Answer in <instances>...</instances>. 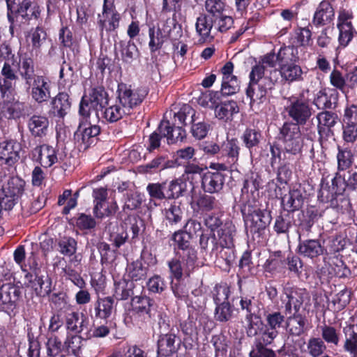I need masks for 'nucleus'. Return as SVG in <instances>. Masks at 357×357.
<instances>
[{
    "label": "nucleus",
    "instance_id": "f257e3e1",
    "mask_svg": "<svg viewBox=\"0 0 357 357\" xmlns=\"http://www.w3.org/2000/svg\"><path fill=\"white\" fill-rule=\"evenodd\" d=\"M264 321L257 317L253 331L248 337H255L252 350L250 353L259 354L264 357H275V351L268 346L273 343L279 331L285 326L284 314L280 311L266 312Z\"/></svg>",
    "mask_w": 357,
    "mask_h": 357
},
{
    "label": "nucleus",
    "instance_id": "f03ea898",
    "mask_svg": "<svg viewBox=\"0 0 357 357\" xmlns=\"http://www.w3.org/2000/svg\"><path fill=\"white\" fill-rule=\"evenodd\" d=\"M241 213L245 230L252 239L259 242L265 239L273 220L271 211L261 208L259 202L252 199L241 204Z\"/></svg>",
    "mask_w": 357,
    "mask_h": 357
},
{
    "label": "nucleus",
    "instance_id": "7ed1b4c3",
    "mask_svg": "<svg viewBox=\"0 0 357 357\" xmlns=\"http://www.w3.org/2000/svg\"><path fill=\"white\" fill-rule=\"evenodd\" d=\"M192 239L193 234L181 229L175 231L170 238L173 241L174 257L167 261V265L178 263L185 268L187 277L193 272L198 259L197 251L192 243Z\"/></svg>",
    "mask_w": 357,
    "mask_h": 357
},
{
    "label": "nucleus",
    "instance_id": "20e7f679",
    "mask_svg": "<svg viewBox=\"0 0 357 357\" xmlns=\"http://www.w3.org/2000/svg\"><path fill=\"white\" fill-rule=\"evenodd\" d=\"M18 56H15L12 47L6 41L0 43V62L3 63L0 75V98H9L15 89L19 80L15 66Z\"/></svg>",
    "mask_w": 357,
    "mask_h": 357
},
{
    "label": "nucleus",
    "instance_id": "39448f33",
    "mask_svg": "<svg viewBox=\"0 0 357 357\" xmlns=\"http://www.w3.org/2000/svg\"><path fill=\"white\" fill-rule=\"evenodd\" d=\"M278 68L276 69L284 83L291 84L304 80L306 72L300 65L298 51L293 47H281L277 53Z\"/></svg>",
    "mask_w": 357,
    "mask_h": 357
},
{
    "label": "nucleus",
    "instance_id": "423d86ee",
    "mask_svg": "<svg viewBox=\"0 0 357 357\" xmlns=\"http://www.w3.org/2000/svg\"><path fill=\"white\" fill-rule=\"evenodd\" d=\"M346 191L345 174L337 171L331 178V185L326 177L321 178L318 199L322 203L328 204L333 208H338L340 202L350 204L349 200L343 197Z\"/></svg>",
    "mask_w": 357,
    "mask_h": 357
},
{
    "label": "nucleus",
    "instance_id": "0eeeda50",
    "mask_svg": "<svg viewBox=\"0 0 357 357\" xmlns=\"http://www.w3.org/2000/svg\"><path fill=\"white\" fill-rule=\"evenodd\" d=\"M278 139L284 146V159L291 160V155H296L302 152L304 139L297 123L284 122L279 130Z\"/></svg>",
    "mask_w": 357,
    "mask_h": 357
},
{
    "label": "nucleus",
    "instance_id": "6e6552de",
    "mask_svg": "<svg viewBox=\"0 0 357 357\" xmlns=\"http://www.w3.org/2000/svg\"><path fill=\"white\" fill-rule=\"evenodd\" d=\"M284 110L291 119V122L297 123L298 126L305 125L312 114L309 100L303 93L294 94L287 98Z\"/></svg>",
    "mask_w": 357,
    "mask_h": 357
},
{
    "label": "nucleus",
    "instance_id": "1a4fd4ad",
    "mask_svg": "<svg viewBox=\"0 0 357 357\" xmlns=\"http://www.w3.org/2000/svg\"><path fill=\"white\" fill-rule=\"evenodd\" d=\"M6 9L9 33L12 37L14 36L16 29H21L24 25H29L33 20L36 21L41 20L39 10L33 8L32 12L27 11V6L25 3H22L19 8H15L10 3H8Z\"/></svg>",
    "mask_w": 357,
    "mask_h": 357
},
{
    "label": "nucleus",
    "instance_id": "9d476101",
    "mask_svg": "<svg viewBox=\"0 0 357 357\" xmlns=\"http://www.w3.org/2000/svg\"><path fill=\"white\" fill-rule=\"evenodd\" d=\"M149 93L146 87L132 89L131 85L119 83L116 90L118 102L130 114L131 111L140 105Z\"/></svg>",
    "mask_w": 357,
    "mask_h": 357
},
{
    "label": "nucleus",
    "instance_id": "9b49d317",
    "mask_svg": "<svg viewBox=\"0 0 357 357\" xmlns=\"http://www.w3.org/2000/svg\"><path fill=\"white\" fill-rule=\"evenodd\" d=\"M65 157V153H59L58 149L48 144H39L30 152L31 160L45 169L63 161Z\"/></svg>",
    "mask_w": 357,
    "mask_h": 357
},
{
    "label": "nucleus",
    "instance_id": "f8f14e48",
    "mask_svg": "<svg viewBox=\"0 0 357 357\" xmlns=\"http://www.w3.org/2000/svg\"><path fill=\"white\" fill-rule=\"evenodd\" d=\"M101 128L86 120H79V126L74 134V139L79 150H86L98 141Z\"/></svg>",
    "mask_w": 357,
    "mask_h": 357
},
{
    "label": "nucleus",
    "instance_id": "ddd939ff",
    "mask_svg": "<svg viewBox=\"0 0 357 357\" xmlns=\"http://www.w3.org/2000/svg\"><path fill=\"white\" fill-rule=\"evenodd\" d=\"M156 262L155 257L151 252L143 250L139 258L128 265V279L133 282L145 280L148 276L149 267L155 265Z\"/></svg>",
    "mask_w": 357,
    "mask_h": 357
},
{
    "label": "nucleus",
    "instance_id": "4468645a",
    "mask_svg": "<svg viewBox=\"0 0 357 357\" xmlns=\"http://www.w3.org/2000/svg\"><path fill=\"white\" fill-rule=\"evenodd\" d=\"M213 29L221 33L226 32L229 29V27L215 19H212L204 13H201L195 23V31L199 37L198 43L199 44L211 43L214 39V36L211 34Z\"/></svg>",
    "mask_w": 357,
    "mask_h": 357
},
{
    "label": "nucleus",
    "instance_id": "2eb2a0df",
    "mask_svg": "<svg viewBox=\"0 0 357 357\" xmlns=\"http://www.w3.org/2000/svg\"><path fill=\"white\" fill-rule=\"evenodd\" d=\"M318 140L321 145L335 136L334 127L337 123L338 115L331 111H321L316 115Z\"/></svg>",
    "mask_w": 357,
    "mask_h": 357
},
{
    "label": "nucleus",
    "instance_id": "dca6fc26",
    "mask_svg": "<svg viewBox=\"0 0 357 357\" xmlns=\"http://www.w3.org/2000/svg\"><path fill=\"white\" fill-rule=\"evenodd\" d=\"M130 310L132 316L154 319L157 313L158 305L153 298L145 295L132 297Z\"/></svg>",
    "mask_w": 357,
    "mask_h": 357
},
{
    "label": "nucleus",
    "instance_id": "f3484780",
    "mask_svg": "<svg viewBox=\"0 0 357 357\" xmlns=\"http://www.w3.org/2000/svg\"><path fill=\"white\" fill-rule=\"evenodd\" d=\"M22 144L16 139H6L0 142V162L8 167H15L20 159Z\"/></svg>",
    "mask_w": 357,
    "mask_h": 357
},
{
    "label": "nucleus",
    "instance_id": "a211bd4d",
    "mask_svg": "<svg viewBox=\"0 0 357 357\" xmlns=\"http://www.w3.org/2000/svg\"><path fill=\"white\" fill-rule=\"evenodd\" d=\"M169 271L170 286L174 296L178 300L185 301L188 297V289L186 284L182 282L183 275L185 276V268L174 262L167 265Z\"/></svg>",
    "mask_w": 357,
    "mask_h": 357
},
{
    "label": "nucleus",
    "instance_id": "6ab92c4d",
    "mask_svg": "<svg viewBox=\"0 0 357 357\" xmlns=\"http://www.w3.org/2000/svg\"><path fill=\"white\" fill-rule=\"evenodd\" d=\"M296 252L303 257L314 261L325 254L326 249L319 239H302L301 236H298Z\"/></svg>",
    "mask_w": 357,
    "mask_h": 357
},
{
    "label": "nucleus",
    "instance_id": "aec40b11",
    "mask_svg": "<svg viewBox=\"0 0 357 357\" xmlns=\"http://www.w3.org/2000/svg\"><path fill=\"white\" fill-rule=\"evenodd\" d=\"M31 89V98L38 104H43L51 98V82L44 75H38L36 79L26 84Z\"/></svg>",
    "mask_w": 357,
    "mask_h": 357
},
{
    "label": "nucleus",
    "instance_id": "412c9836",
    "mask_svg": "<svg viewBox=\"0 0 357 357\" xmlns=\"http://www.w3.org/2000/svg\"><path fill=\"white\" fill-rule=\"evenodd\" d=\"M204 8L205 15L215 19V20L220 22L229 29L233 26L234 22L233 17L225 13V0H205Z\"/></svg>",
    "mask_w": 357,
    "mask_h": 357
},
{
    "label": "nucleus",
    "instance_id": "4be33fe9",
    "mask_svg": "<svg viewBox=\"0 0 357 357\" xmlns=\"http://www.w3.org/2000/svg\"><path fill=\"white\" fill-rule=\"evenodd\" d=\"M181 340L175 333L159 334L157 340V356L171 357L177 354Z\"/></svg>",
    "mask_w": 357,
    "mask_h": 357
},
{
    "label": "nucleus",
    "instance_id": "5701e85b",
    "mask_svg": "<svg viewBox=\"0 0 357 357\" xmlns=\"http://www.w3.org/2000/svg\"><path fill=\"white\" fill-rule=\"evenodd\" d=\"M20 290L9 284L0 287V305L3 312L9 316H15L17 302L20 297Z\"/></svg>",
    "mask_w": 357,
    "mask_h": 357
},
{
    "label": "nucleus",
    "instance_id": "b1692460",
    "mask_svg": "<svg viewBox=\"0 0 357 357\" xmlns=\"http://www.w3.org/2000/svg\"><path fill=\"white\" fill-rule=\"evenodd\" d=\"M114 299L112 296L98 297L97 300L91 305L89 315L92 319L107 320L112 317L114 311Z\"/></svg>",
    "mask_w": 357,
    "mask_h": 357
},
{
    "label": "nucleus",
    "instance_id": "393cba45",
    "mask_svg": "<svg viewBox=\"0 0 357 357\" xmlns=\"http://www.w3.org/2000/svg\"><path fill=\"white\" fill-rule=\"evenodd\" d=\"M287 301H282L285 314H299L305 312V309L301 311V308L306 298H309V294L305 289L294 288L286 294Z\"/></svg>",
    "mask_w": 357,
    "mask_h": 357
},
{
    "label": "nucleus",
    "instance_id": "a878e982",
    "mask_svg": "<svg viewBox=\"0 0 357 357\" xmlns=\"http://www.w3.org/2000/svg\"><path fill=\"white\" fill-rule=\"evenodd\" d=\"M18 60L15 66L17 73L24 81L25 84H30V82L36 79L38 75H36V63L31 54L28 52H17Z\"/></svg>",
    "mask_w": 357,
    "mask_h": 357
},
{
    "label": "nucleus",
    "instance_id": "bb28decb",
    "mask_svg": "<svg viewBox=\"0 0 357 357\" xmlns=\"http://www.w3.org/2000/svg\"><path fill=\"white\" fill-rule=\"evenodd\" d=\"M319 218V210L314 206H307L305 210L300 211L296 218L293 220V225L297 228L298 236L301 233L310 232Z\"/></svg>",
    "mask_w": 357,
    "mask_h": 357
},
{
    "label": "nucleus",
    "instance_id": "cd10ccee",
    "mask_svg": "<svg viewBox=\"0 0 357 357\" xmlns=\"http://www.w3.org/2000/svg\"><path fill=\"white\" fill-rule=\"evenodd\" d=\"M227 174L219 172L207 171L201 176V187L204 192H220L224 188Z\"/></svg>",
    "mask_w": 357,
    "mask_h": 357
},
{
    "label": "nucleus",
    "instance_id": "c85d7f7f",
    "mask_svg": "<svg viewBox=\"0 0 357 357\" xmlns=\"http://www.w3.org/2000/svg\"><path fill=\"white\" fill-rule=\"evenodd\" d=\"M72 102L68 93L59 92L50 101L49 115L51 117L63 119L70 112Z\"/></svg>",
    "mask_w": 357,
    "mask_h": 357
},
{
    "label": "nucleus",
    "instance_id": "c756f323",
    "mask_svg": "<svg viewBox=\"0 0 357 357\" xmlns=\"http://www.w3.org/2000/svg\"><path fill=\"white\" fill-rule=\"evenodd\" d=\"M197 317L189 314L186 320L180 323V328L184 335L183 345L186 350H192L198 342Z\"/></svg>",
    "mask_w": 357,
    "mask_h": 357
},
{
    "label": "nucleus",
    "instance_id": "7c9ffc66",
    "mask_svg": "<svg viewBox=\"0 0 357 357\" xmlns=\"http://www.w3.org/2000/svg\"><path fill=\"white\" fill-rule=\"evenodd\" d=\"M206 193L192 199L190 206L193 213L204 215L219 208V201L214 196Z\"/></svg>",
    "mask_w": 357,
    "mask_h": 357
},
{
    "label": "nucleus",
    "instance_id": "2f4dec72",
    "mask_svg": "<svg viewBox=\"0 0 357 357\" xmlns=\"http://www.w3.org/2000/svg\"><path fill=\"white\" fill-rule=\"evenodd\" d=\"M262 131L257 126H248L243 131L240 139L250 155L260 147L263 140Z\"/></svg>",
    "mask_w": 357,
    "mask_h": 357
},
{
    "label": "nucleus",
    "instance_id": "473e14b6",
    "mask_svg": "<svg viewBox=\"0 0 357 357\" xmlns=\"http://www.w3.org/2000/svg\"><path fill=\"white\" fill-rule=\"evenodd\" d=\"M158 130L167 138L169 144H175L177 142H182L186 137V132L183 128L176 125H172L169 120L162 119Z\"/></svg>",
    "mask_w": 357,
    "mask_h": 357
},
{
    "label": "nucleus",
    "instance_id": "72a5a7b5",
    "mask_svg": "<svg viewBox=\"0 0 357 357\" xmlns=\"http://www.w3.org/2000/svg\"><path fill=\"white\" fill-rule=\"evenodd\" d=\"M26 124L32 137L43 139L47 135L50 121L45 115L33 114L28 119Z\"/></svg>",
    "mask_w": 357,
    "mask_h": 357
},
{
    "label": "nucleus",
    "instance_id": "f704fd0d",
    "mask_svg": "<svg viewBox=\"0 0 357 357\" xmlns=\"http://www.w3.org/2000/svg\"><path fill=\"white\" fill-rule=\"evenodd\" d=\"M335 18V11L331 3L322 1L318 5L312 18V23L317 27L331 24Z\"/></svg>",
    "mask_w": 357,
    "mask_h": 357
},
{
    "label": "nucleus",
    "instance_id": "c9c22d12",
    "mask_svg": "<svg viewBox=\"0 0 357 357\" xmlns=\"http://www.w3.org/2000/svg\"><path fill=\"white\" fill-rule=\"evenodd\" d=\"M177 166L176 160H169L167 155H157L149 162L139 167L140 172L144 174H153L165 169L174 168Z\"/></svg>",
    "mask_w": 357,
    "mask_h": 357
},
{
    "label": "nucleus",
    "instance_id": "e433bc0d",
    "mask_svg": "<svg viewBox=\"0 0 357 357\" xmlns=\"http://www.w3.org/2000/svg\"><path fill=\"white\" fill-rule=\"evenodd\" d=\"M305 197L301 186L290 189L287 195L282 200V205L284 211L290 213L299 211L304 204Z\"/></svg>",
    "mask_w": 357,
    "mask_h": 357
},
{
    "label": "nucleus",
    "instance_id": "4c0bfd02",
    "mask_svg": "<svg viewBox=\"0 0 357 357\" xmlns=\"http://www.w3.org/2000/svg\"><path fill=\"white\" fill-rule=\"evenodd\" d=\"M338 92L335 89H331L328 93L326 89L319 91L314 96L313 104L318 109L329 111L336 107Z\"/></svg>",
    "mask_w": 357,
    "mask_h": 357
},
{
    "label": "nucleus",
    "instance_id": "58836bf2",
    "mask_svg": "<svg viewBox=\"0 0 357 357\" xmlns=\"http://www.w3.org/2000/svg\"><path fill=\"white\" fill-rule=\"evenodd\" d=\"M236 234L235 225L230 220H225L222 227L217 231L216 237L221 249L233 248Z\"/></svg>",
    "mask_w": 357,
    "mask_h": 357
},
{
    "label": "nucleus",
    "instance_id": "ea45409f",
    "mask_svg": "<svg viewBox=\"0 0 357 357\" xmlns=\"http://www.w3.org/2000/svg\"><path fill=\"white\" fill-rule=\"evenodd\" d=\"M160 183L165 199H176L186 192V182L181 178L166 180Z\"/></svg>",
    "mask_w": 357,
    "mask_h": 357
},
{
    "label": "nucleus",
    "instance_id": "a19ab883",
    "mask_svg": "<svg viewBox=\"0 0 357 357\" xmlns=\"http://www.w3.org/2000/svg\"><path fill=\"white\" fill-rule=\"evenodd\" d=\"M115 47L120 52L122 62L129 66L139 54L138 47L131 40H121L115 45Z\"/></svg>",
    "mask_w": 357,
    "mask_h": 357
},
{
    "label": "nucleus",
    "instance_id": "79ce46f5",
    "mask_svg": "<svg viewBox=\"0 0 357 357\" xmlns=\"http://www.w3.org/2000/svg\"><path fill=\"white\" fill-rule=\"evenodd\" d=\"M135 284L130 279L124 278L114 279V294L112 297L117 301H126L133 297Z\"/></svg>",
    "mask_w": 357,
    "mask_h": 357
},
{
    "label": "nucleus",
    "instance_id": "37998d69",
    "mask_svg": "<svg viewBox=\"0 0 357 357\" xmlns=\"http://www.w3.org/2000/svg\"><path fill=\"white\" fill-rule=\"evenodd\" d=\"M254 300L255 297L245 295L240 296V308L242 311H245V320L248 322V327L246 329L247 335L252 333L253 331L254 324H256V320H257V317L256 312L254 307Z\"/></svg>",
    "mask_w": 357,
    "mask_h": 357
},
{
    "label": "nucleus",
    "instance_id": "c03bdc74",
    "mask_svg": "<svg viewBox=\"0 0 357 357\" xmlns=\"http://www.w3.org/2000/svg\"><path fill=\"white\" fill-rule=\"evenodd\" d=\"M344 341L342 349L344 352L349 354L350 357H357V330L355 325L347 324L342 328Z\"/></svg>",
    "mask_w": 357,
    "mask_h": 357
},
{
    "label": "nucleus",
    "instance_id": "a18cd8bd",
    "mask_svg": "<svg viewBox=\"0 0 357 357\" xmlns=\"http://www.w3.org/2000/svg\"><path fill=\"white\" fill-rule=\"evenodd\" d=\"M215 115L219 120L225 123L231 122L234 116L239 112V107L236 100H224L218 107H215Z\"/></svg>",
    "mask_w": 357,
    "mask_h": 357
},
{
    "label": "nucleus",
    "instance_id": "49530a36",
    "mask_svg": "<svg viewBox=\"0 0 357 357\" xmlns=\"http://www.w3.org/2000/svg\"><path fill=\"white\" fill-rule=\"evenodd\" d=\"M88 101L90 102L91 107L97 112L107 106L109 101V94L105 90V87L102 85H98L92 87L87 97ZM98 117V114L96 113Z\"/></svg>",
    "mask_w": 357,
    "mask_h": 357
},
{
    "label": "nucleus",
    "instance_id": "de8ad7c7",
    "mask_svg": "<svg viewBox=\"0 0 357 357\" xmlns=\"http://www.w3.org/2000/svg\"><path fill=\"white\" fill-rule=\"evenodd\" d=\"M98 14L97 26L98 27L100 33L103 34L104 31L107 32H112L116 31L120 26V21L121 20V14L118 10L111 12L109 14L102 15Z\"/></svg>",
    "mask_w": 357,
    "mask_h": 357
},
{
    "label": "nucleus",
    "instance_id": "09e8293b",
    "mask_svg": "<svg viewBox=\"0 0 357 357\" xmlns=\"http://www.w3.org/2000/svg\"><path fill=\"white\" fill-rule=\"evenodd\" d=\"M199 243L202 254L217 256L221 249L213 232H203L199 236Z\"/></svg>",
    "mask_w": 357,
    "mask_h": 357
},
{
    "label": "nucleus",
    "instance_id": "8fccbe9b",
    "mask_svg": "<svg viewBox=\"0 0 357 357\" xmlns=\"http://www.w3.org/2000/svg\"><path fill=\"white\" fill-rule=\"evenodd\" d=\"M47 36V30L41 24L31 28L29 32L28 38L30 40L32 51L35 52L36 54L40 53Z\"/></svg>",
    "mask_w": 357,
    "mask_h": 357
},
{
    "label": "nucleus",
    "instance_id": "3c124183",
    "mask_svg": "<svg viewBox=\"0 0 357 357\" xmlns=\"http://www.w3.org/2000/svg\"><path fill=\"white\" fill-rule=\"evenodd\" d=\"M109 105L107 103V106L101 108L99 111L101 112L102 118L107 123H113L121 120L125 115L130 114L122 107L119 103Z\"/></svg>",
    "mask_w": 357,
    "mask_h": 357
},
{
    "label": "nucleus",
    "instance_id": "603ef678",
    "mask_svg": "<svg viewBox=\"0 0 357 357\" xmlns=\"http://www.w3.org/2000/svg\"><path fill=\"white\" fill-rule=\"evenodd\" d=\"M1 188L8 193L21 199L25 192L26 181L18 175H13L2 183Z\"/></svg>",
    "mask_w": 357,
    "mask_h": 357
},
{
    "label": "nucleus",
    "instance_id": "864d4df0",
    "mask_svg": "<svg viewBox=\"0 0 357 357\" xmlns=\"http://www.w3.org/2000/svg\"><path fill=\"white\" fill-rule=\"evenodd\" d=\"M241 145L236 137L227 138L221 146V151L223 156H225L230 162L236 165L239 160Z\"/></svg>",
    "mask_w": 357,
    "mask_h": 357
},
{
    "label": "nucleus",
    "instance_id": "5fc2aeb1",
    "mask_svg": "<svg viewBox=\"0 0 357 357\" xmlns=\"http://www.w3.org/2000/svg\"><path fill=\"white\" fill-rule=\"evenodd\" d=\"M148 33L149 38V48L153 57L158 51L162 48L168 36L163 33L160 28L155 29L154 26H149Z\"/></svg>",
    "mask_w": 357,
    "mask_h": 357
},
{
    "label": "nucleus",
    "instance_id": "6e6d98bb",
    "mask_svg": "<svg viewBox=\"0 0 357 357\" xmlns=\"http://www.w3.org/2000/svg\"><path fill=\"white\" fill-rule=\"evenodd\" d=\"M312 41V31L311 29L307 27H298L295 29L291 34L289 38L290 45L287 47H296L298 50V47H307L310 45Z\"/></svg>",
    "mask_w": 357,
    "mask_h": 357
},
{
    "label": "nucleus",
    "instance_id": "4d7b16f0",
    "mask_svg": "<svg viewBox=\"0 0 357 357\" xmlns=\"http://www.w3.org/2000/svg\"><path fill=\"white\" fill-rule=\"evenodd\" d=\"M293 225V217L287 211H282L275 216L273 224V231L277 235H289Z\"/></svg>",
    "mask_w": 357,
    "mask_h": 357
},
{
    "label": "nucleus",
    "instance_id": "13d9d810",
    "mask_svg": "<svg viewBox=\"0 0 357 357\" xmlns=\"http://www.w3.org/2000/svg\"><path fill=\"white\" fill-rule=\"evenodd\" d=\"M321 337L325 343L337 347L340 342L341 333L340 329L331 324L324 323L319 326Z\"/></svg>",
    "mask_w": 357,
    "mask_h": 357
},
{
    "label": "nucleus",
    "instance_id": "bf43d9fd",
    "mask_svg": "<svg viewBox=\"0 0 357 357\" xmlns=\"http://www.w3.org/2000/svg\"><path fill=\"white\" fill-rule=\"evenodd\" d=\"M337 171L344 172L351 168L354 160L352 150L349 147L337 146Z\"/></svg>",
    "mask_w": 357,
    "mask_h": 357
},
{
    "label": "nucleus",
    "instance_id": "052dcab7",
    "mask_svg": "<svg viewBox=\"0 0 357 357\" xmlns=\"http://www.w3.org/2000/svg\"><path fill=\"white\" fill-rule=\"evenodd\" d=\"M342 257V255L340 257L338 256L328 257V260H331V263L328 262L331 268L328 272L330 275L339 278H347L351 275V270L343 261Z\"/></svg>",
    "mask_w": 357,
    "mask_h": 357
},
{
    "label": "nucleus",
    "instance_id": "680f3d73",
    "mask_svg": "<svg viewBox=\"0 0 357 357\" xmlns=\"http://www.w3.org/2000/svg\"><path fill=\"white\" fill-rule=\"evenodd\" d=\"M45 348L46 354H51L59 357L66 356L65 343L55 334L48 335Z\"/></svg>",
    "mask_w": 357,
    "mask_h": 357
},
{
    "label": "nucleus",
    "instance_id": "e2e57ef3",
    "mask_svg": "<svg viewBox=\"0 0 357 357\" xmlns=\"http://www.w3.org/2000/svg\"><path fill=\"white\" fill-rule=\"evenodd\" d=\"M211 294L215 305L228 302L231 294V287L226 282H220L213 287Z\"/></svg>",
    "mask_w": 357,
    "mask_h": 357
},
{
    "label": "nucleus",
    "instance_id": "0e129e2a",
    "mask_svg": "<svg viewBox=\"0 0 357 357\" xmlns=\"http://www.w3.org/2000/svg\"><path fill=\"white\" fill-rule=\"evenodd\" d=\"M29 283L37 296L45 297L50 295L52 291V280L48 276L46 280H44L43 276L36 274L34 279L29 280Z\"/></svg>",
    "mask_w": 357,
    "mask_h": 357
},
{
    "label": "nucleus",
    "instance_id": "69168bd1",
    "mask_svg": "<svg viewBox=\"0 0 357 357\" xmlns=\"http://www.w3.org/2000/svg\"><path fill=\"white\" fill-rule=\"evenodd\" d=\"M214 319L217 322L227 323L233 318L234 306L229 301L215 304Z\"/></svg>",
    "mask_w": 357,
    "mask_h": 357
},
{
    "label": "nucleus",
    "instance_id": "338daca9",
    "mask_svg": "<svg viewBox=\"0 0 357 357\" xmlns=\"http://www.w3.org/2000/svg\"><path fill=\"white\" fill-rule=\"evenodd\" d=\"M284 268V257L282 252L280 250L274 252V253L266 259L264 269L266 273L275 274L280 273Z\"/></svg>",
    "mask_w": 357,
    "mask_h": 357
},
{
    "label": "nucleus",
    "instance_id": "774afa93",
    "mask_svg": "<svg viewBox=\"0 0 357 357\" xmlns=\"http://www.w3.org/2000/svg\"><path fill=\"white\" fill-rule=\"evenodd\" d=\"M119 209L118 204L115 200L108 202H100V206L98 204H95L93 213L96 218L98 219H102L104 217H109L114 215Z\"/></svg>",
    "mask_w": 357,
    "mask_h": 357
}]
</instances>
